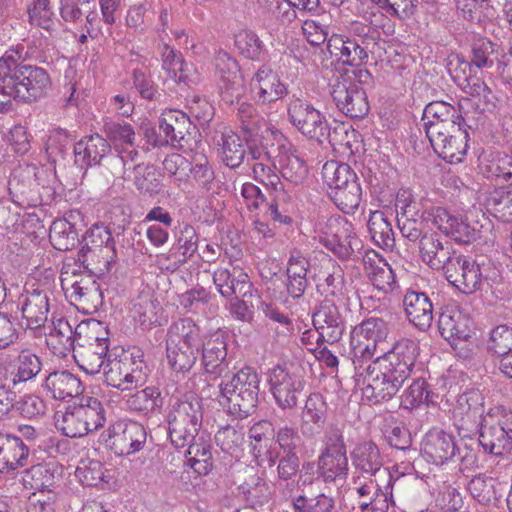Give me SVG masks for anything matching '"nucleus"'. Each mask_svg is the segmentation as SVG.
Segmentation results:
<instances>
[{
  "label": "nucleus",
  "mask_w": 512,
  "mask_h": 512,
  "mask_svg": "<svg viewBox=\"0 0 512 512\" xmlns=\"http://www.w3.org/2000/svg\"><path fill=\"white\" fill-rule=\"evenodd\" d=\"M18 51L9 50L0 58V112L12 109V99L34 103L51 87L48 72L36 65L18 62Z\"/></svg>",
  "instance_id": "3"
},
{
  "label": "nucleus",
  "mask_w": 512,
  "mask_h": 512,
  "mask_svg": "<svg viewBox=\"0 0 512 512\" xmlns=\"http://www.w3.org/2000/svg\"><path fill=\"white\" fill-rule=\"evenodd\" d=\"M252 85L258 90V101L262 104H270L284 98L288 94V88L280 77L269 66L262 65L252 78Z\"/></svg>",
  "instance_id": "33"
},
{
  "label": "nucleus",
  "mask_w": 512,
  "mask_h": 512,
  "mask_svg": "<svg viewBox=\"0 0 512 512\" xmlns=\"http://www.w3.org/2000/svg\"><path fill=\"white\" fill-rule=\"evenodd\" d=\"M389 328L386 321L378 317H370L356 325L350 336L352 361L355 368L373 358L379 342L388 336Z\"/></svg>",
  "instance_id": "11"
},
{
  "label": "nucleus",
  "mask_w": 512,
  "mask_h": 512,
  "mask_svg": "<svg viewBox=\"0 0 512 512\" xmlns=\"http://www.w3.org/2000/svg\"><path fill=\"white\" fill-rule=\"evenodd\" d=\"M74 346H105L110 347L109 331L101 321L89 319L81 321L74 329Z\"/></svg>",
  "instance_id": "41"
},
{
  "label": "nucleus",
  "mask_w": 512,
  "mask_h": 512,
  "mask_svg": "<svg viewBox=\"0 0 512 512\" xmlns=\"http://www.w3.org/2000/svg\"><path fill=\"white\" fill-rule=\"evenodd\" d=\"M327 227L330 232L320 237V243L340 260L352 259L362 248L351 222L343 218L330 219Z\"/></svg>",
  "instance_id": "17"
},
{
  "label": "nucleus",
  "mask_w": 512,
  "mask_h": 512,
  "mask_svg": "<svg viewBox=\"0 0 512 512\" xmlns=\"http://www.w3.org/2000/svg\"><path fill=\"white\" fill-rule=\"evenodd\" d=\"M487 350L498 357L512 352V327L501 324L491 329L487 340Z\"/></svg>",
  "instance_id": "64"
},
{
  "label": "nucleus",
  "mask_w": 512,
  "mask_h": 512,
  "mask_svg": "<svg viewBox=\"0 0 512 512\" xmlns=\"http://www.w3.org/2000/svg\"><path fill=\"white\" fill-rule=\"evenodd\" d=\"M294 213L295 203L283 184L272 189L271 201L267 209L270 218L279 224L292 225Z\"/></svg>",
  "instance_id": "43"
},
{
  "label": "nucleus",
  "mask_w": 512,
  "mask_h": 512,
  "mask_svg": "<svg viewBox=\"0 0 512 512\" xmlns=\"http://www.w3.org/2000/svg\"><path fill=\"white\" fill-rule=\"evenodd\" d=\"M328 406L320 393H311L301 412V428L303 435L314 436L324 427L327 420Z\"/></svg>",
  "instance_id": "34"
},
{
  "label": "nucleus",
  "mask_w": 512,
  "mask_h": 512,
  "mask_svg": "<svg viewBox=\"0 0 512 512\" xmlns=\"http://www.w3.org/2000/svg\"><path fill=\"white\" fill-rule=\"evenodd\" d=\"M30 448L13 434L0 432V474H9L28 465Z\"/></svg>",
  "instance_id": "29"
},
{
  "label": "nucleus",
  "mask_w": 512,
  "mask_h": 512,
  "mask_svg": "<svg viewBox=\"0 0 512 512\" xmlns=\"http://www.w3.org/2000/svg\"><path fill=\"white\" fill-rule=\"evenodd\" d=\"M321 174L330 191L348 188L350 183H360L355 171L346 163L326 162Z\"/></svg>",
  "instance_id": "46"
},
{
  "label": "nucleus",
  "mask_w": 512,
  "mask_h": 512,
  "mask_svg": "<svg viewBox=\"0 0 512 512\" xmlns=\"http://www.w3.org/2000/svg\"><path fill=\"white\" fill-rule=\"evenodd\" d=\"M426 213L420 210L408 208L405 212L398 213L397 224L401 235L411 242H421L424 236L430 232L426 231Z\"/></svg>",
  "instance_id": "44"
},
{
  "label": "nucleus",
  "mask_w": 512,
  "mask_h": 512,
  "mask_svg": "<svg viewBox=\"0 0 512 512\" xmlns=\"http://www.w3.org/2000/svg\"><path fill=\"white\" fill-rule=\"evenodd\" d=\"M110 447L116 455L128 456L139 452L145 445L147 432L137 421L120 420L109 428Z\"/></svg>",
  "instance_id": "19"
},
{
  "label": "nucleus",
  "mask_w": 512,
  "mask_h": 512,
  "mask_svg": "<svg viewBox=\"0 0 512 512\" xmlns=\"http://www.w3.org/2000/svg\"><path fill=\"white\" fill-rule=\"evenodd\" d=\"M499 45L486 37L475 39L471 46V62L463 61L462 64L471 69V64L477 68L493 66L492 56L497 52Z\"/></svg>",
  "instance_id": "60"
},
{
  "label": "nucleus",
  "mask_w": 512,
  "mask_h": 512,
  "mask_svg": "<svg viewBox=\"0 0 512 512\" xmlns=\"http://www.w3.org/2000/svg\"><path fill=\"white\" fill-rule=\"evenodd\" d=\"M327 50L332 57L345 65L360 67L367 63L369 54H377L376 51L361 45L357 41L340 34H332L327 42Z\"/></svg>",
  "instance_id": "27"
},
{
  "label": "nucleus",
  "mask_w": 512,
  "mask_h": 512,
  "mask_svg": "<svg viewBox=\"0 0 512 512\" xmlns=\"http://www.w3.org/2000/svg\"><path fill=\"white\" fill-rule=\"evenodd\" d=\"M104 133L110 144L114 145L116 154L121 155L119 147L128 145L133 146L136 139V133L132 125L125 121H110L104 124Z\"/></svg>",
  "instance_id": "57"
},
{
  "label": "nucleus",
  "mask_w": 512,
  "mask_h": 512,
  "mask_svg": "<svg viewBox=\"0 0 512 512\" xmlns=\"http://www.w3.org/2000/svg\"><path fill=\"white\" fill-rule=\"evenodd\" d=\"M343 35L349 37L351 40L357 41L361 45H367L368 48L376 51L378 56H381L380 50H384L381 46L380 32L376 28L363 22H352Z\"/></svg>",
  "instance_id": "59"
},
{
  "label": "nucleus",
  "mask_w": 512,
  "mask_h": 512,
  "mask_svg": "<svg viewBox=\"0 0 512 512\" xmlns=\"http://www.w3.org/2000/svg\"><path fill=\"white\" fill-rule=\"evenodd\" d=\"M272 135L277 146L281 176L295 186L303 184L308 176L306 162L297 154V150L283 133L273 131Z\"/></svg>",
  "instance_id": "21"
},
{
  "label": "nucleus",
  "mask_w": 512,
  "mask_h": 512,
  "mask_svg": "<svg viewBox=\"0 0 512 512\" xmlns=\"http://www.w3.org/2000/svg\"><path fill=\"white\" fill-rule=\"evenodd\" d=\"M238 495L245 502L246 507L256 509L267 504L271 494L266 481L254 475L238 487Z\"/></svg>",
  "instance_id": "47"
},
{
  "label": "nucleus",
  "mask_w": 512,
  "mask_h": 512,
  "mask_svg": "<svg viewBox=\"0 0 512 512\" xmlns=\"http://www.w3.org/2000/svg\"><path fill=\"white\" fill-rule=\"evenodd\" d=\"M91 432L102 428L106 422V410L96 397L84 396L75 405Z\"/></svg>",
  "instance_id": "54"
},
{
  "label": "nucleus",
  "mask_w": 512,
  "mask_h": 512,
  "mask_svg": "<svg viewBox=\"0 0 512 512\" xmlns=\"http://www.w3.org/2000/svg\"><path fill=\"white\" fill-rule=\"evenodd\" d=\"M351 459L357 470L386 481H393L389 469L383 467L380 450L373 441H364L356 445L351 452Z\"/></svg>",
  "instance_id": "28"
},
{
  "label": "nucleus",
  "mask_w": 512,
  "mask_h": 512,
  "mask_svg": "<svg viewBox=\"0 0 512 512\" xmlns=\"http://www.w3.org/2000/svg\"><path fill=\"white\" fill-rule=\"evenodd\" d=\"M159 131L167 138V145L183 152L193 150L197 144L193 133L196 134V126L192 124L190 117L180 111L170 109L159 117Z\"/></svg>",
  "instance_id": "15"
},
{
  "label": "nucleus",
  "mask_w": 512,
  "mask_h": 512,
  "mask_svg": "<svg viewBox=\"0 0 512 512\" xmlns=\"http://www.w3.org/2000/svg\"><path fill=\"white\" fill-rule=\"evenodd\" d=\"M421 451L429 462L443 465L460 453V447L452 434L443 430H430L423 439Z\"/></svg>",
  "instance_id": "26"
},
{
  "label": "nucleus",
  "mask_w": 512,
  "mask_h": 512,
  "mask_svg": "<svg viewBox=\"0 0 512 512\" xmlns=\"http://www.w3.org/2000/svg\"><path fill=\"white\" fill-rule=\"evenodd\" d=\"M500 486L496 478L478 474L470 479L467 490L478 503L498 507L502 498Z\"/></svg>",
  "instance_id": "38"
},
{
  "label": "nucleus",
  "mask_w": 512,
  "mask_h": 512,
  "mask_svg": "<svg viewBox=\"0 0 512 512\" xmlns=\"http://www.w3.org/2000/svg\"><path fill=\"white\" fill-rule=\"evenodd\" d=\"M330 95L338 110L352 119H362L370 110L367 91L353 82L347 73L334 78Z\"/></svg>",
  "instance_id": "12"
},
{
  "label": "nucleus",
  "mask_w": 512,
  "mask_h": 512,
  "mask_svg": "<svg viewBox=\"0 0 512 512\" xmlns=\"http://www.w3.org/2000/svg\"><path fill=\"white\" fill-rule=\"evenodd\" d=\"M487 205L496 218L503 222H512V186H501L491 191Z\"/></svg>",
  "instance_id": "55"
},
{
  "label": "nucleus",
  "mask_w": 512,
  "mask_h": 512,
  "mask_svg": "<svg viewBox=\"0 0 512 512\" xmlns=\"http://www.w3.org/2000/svg\"><path fill=\"white\" fill-rule=\"evenodd\" d=\"M447 132L440 134L438 139L430 140V144L442 159L450 163H459L463 160L468 149V131L465 121H460Z\"/></svg>",
  "instance_id": "24"
},
{
  "label": "nucleus",
  "mask_w": 512,
  "mask_h": 512,
  "mask_svg": "<svg viewBox=\"0 0 512 512\" xmlns=\"http://www.w3.org/2000/svg\"><path fill=\"white\" fill-rule=\"evenodd\" d=\"M273 439L279 448L277 453H301L304 446L298 429L288 424L279 426L274 431Z\"/></svg>",
  "instance_id": "61"
},
{
  "label": "nucleus",
  "mask_w": 512,
  "mask_h": 512,
  "mask_svg": "<svg viewBox=\"0 0 512 512\" xmlns=\"http://www.w3.org/2000/svg\"><path fill=\"white\" fill-rule=\"evenodd\" d=\"M435 394L429 389V385L422 377L413 380L401 395L400 406L407 410H413L422 404L435 403Z\"/></svg>",
  "instance_id": "49"
},
{
  "label": "nucleus",
  "mask_w": 512,
  "mask_h": 512,
  "mask_svg": "<svg viewBox=\"0 0 512 512\" xmlns=\"http://www.w3.org/2000/svg\"><path fill=\"white\" fill-rule=\"evenodd\" d=\"M44 387L54 399L65 400L82 393L79 378L69 371H55L45 377Z\"/></svg>",
  "instance_id": "36"
},
{
  "label": "nucleus",
  "mask_w": 512,
  "mask_h": 512,
  "mask_svg": "<svg viewBox=\"0 0 512 512\" xmlns=\"http://www.w3.org/2000/svg\"><path fill=\"white\" fill-rule=\"evenodd\" d=\"M107 470L104 464L98 460H81L76 468L75 476L84 486L98 487L108 483Z\"/></svg>",
  "instance_id": "58"
},
{
  "label": "nucleus",
  "mask_w": 512,
  "mask_h": 512,
  "mask_svg": "<svg viewBox=\"0 0 512 512\" xmlns=\"http://www.w3.org/2000/svg\"><path fill=\"white\" fill-rule=\"evenodd\" d=\"M76 162L82 166L101 165L104 159L109 160L113 174L124 172V158L119 154H113L111 144L99 134L85 136L74 145Z\"/></svg>",
  "instance_id": "13"
},
{
  "label": "nucleus",
  "mask_w": 512,
  "mask_h": 512,
  "mask_svg": "<svg viewBox=\"0 0 512 512\" xmlns=\"http://www.w3.org/2000/svg\"><path fill=\"white\" fill-rule=\"evenodd\" d=\"M50 289L41 285L26 287L17 300L26 328L39 329L44 327L50 312Z\"/></svg>",
  "instance_id": "16"
},
{
  "label": "nucleus",
  "mask_w": 512,
  "mask_h": 512,
  "mask_svg": "<svg viewBox=\"0 0 512 512\" xmlns=\"http://www.w3.org/2000/svg\"><path fill=\"white\" fill-rule=\"evenodd\" d=\"M200 348L166 344V355L170 368L176 373H187L196 364Z\"/></svg>",
  "instance_id": "51"
},
{
  "label": "nucleus",
  "mask_w": 512,
  "mask_h": 512,
  "mask_svg": "<svg viewBox=\"0 0 512 512\" xmlns=\"http://www.w3.org/2000/svg\"><path fill=\"white\" fill-rule=\"evenodd\" d=\"M415 341L402 338L365 369L363 396L372 404L391 400L412 376L418 356Z\"/></svg>",
  "instance_id": "2"
},
{
  "label": "nucleus",
  "mask_w": 512,
  "mask_h": 512,
  "mask_svg": "<svg viewBox=\"0 0 512 512\" xmlns=\"http://www.w3.org/2000/svg\"><path fill=\"white\" fill-rule=\"evenodd\" d=\"M165 420L171 445L185 449L188 465L198 475H207L213 468L212 444L210 435L201 431V399L187 394L171 399Z\"/></svg>",
  "instance_id": "1"
},
{
  "label": "nucleus",
  "mask_w": 512,
  "mask_h": 512,
  "mask_svg": "<svg viewBox=\"0 0 512 512\" xmlns=\"http://www.w3.org/2000/svg\"><path fill=\"white\" fill-rule=\"evenodd\" d=\"M334 204L346 214L354 213L362 199L360 183H350L348 188L329 191Z\"/></svg>",
  "instance_id": "63"
},
{
  "label": "nucleus",
  "mask_w": 512,
  "mask_h": 512,
  "mask_svg": "<svg viewBox=\"0 0 512 512\" xmlns=\"http://www.w3.org/2000/svg\"><path fill=\"white\" fill-rule=\"evenodd\" d=\"M264 456L268 467L277 464V476L280 480L289 481L297 475L301 464L300 453H276L267 450Z\"/></svg>",
  "instance_id": "52"
},
{
  "label": "nucleus",
  "mask_w": 512,
  "mask_h": 512,
  "mask_svg": "<svg viewBox=\"0 0 512 512\" xmlns=\"http://www.w3.org/2000/svg\"><path fill=\"white\" fill-rule=\"evenodd\" d=\"M236 116L244 136H259V132L266 124L265 119L260 115L257 108L246 101H242L237 105Z\"/></svg>",
  "instance_id": "56"
},
{
  "label": "nucleus",
  "mask_w": 512,
  "mask_h": 512,
  "mask_svg": "<svg viewBox=\"0 0 512 512\" xmlns=\"http://www.w3.org/2000/svg\"><path fill=\"white\" fill-rule=\"evenodd\" d=\"M234 43L242 56L253 61L260 59L265 47L259 36L249 29H243L236 33Z\"/></svg>",
  "instance_id": "62"
},
{
  "label": "nucleus",
  "mask_w": 512,
  "mask_h": 512,
  "mask_svg": "<svg viewBox=\"0 0 512 512\" xmlns=\"http://www.w3.org/2000/svg\"><path fill=\"white\" fill-rule=\"evenodd\" d=\"M149 374L144 352L138 347L112 349L104 370L105 382L121 391L143 386Z\"/></svg>",
  "instance_id": "6"
},
{
  "label": "nucleus",
  "mask_w": 512,
  "mask_h": 512,
  "mask_svg": "<svg viewBox=\"0 0 512 512\" xmlns=\"http://www.w3.org/2000/svg\"><path fill=\"white\" fill-rule=\"evenodd\" d=\"M49 240L55 249L68 251L78 242V233L72 223L66 219H57L50 226Z\"/></svg>",
  "instance_id": "53"
},
{
  "label": "nucleus",
  "mask_w": 512,
  "mask_h": 512,
  "mask_svg": "<svg viewBox=\"0 0 512 512\" xmlns=\"http://www.w3.org/2000/svg\"><path fill=\"white\" fill-rule=\"evenodd\" d=\"M134 173V184L140 193L155 196L162 191V175L153 164H137Z\"/></svg>",
  "instance_id": "50"
},
{
  "label": "nucleus",
  "mask_w": 512,
  "mask_h": 512,
  "mask_svg": "<svg viewBox=\"0 0 512 512\" xmlns=\"http://www.w3.org/2000/svg\"><path fill=\"white\" fill-rule=\"evenodd\" d=\"M456 250L447 239L442 238L436 232H430L419 243V255L421 260L433 270L446 272L448 263L457 256Z\"/></svg>",
  "instance_id": "25"
},
{
  "label": "nucleus",
  "mask_w": 512,
  "mask_h": 512,
  "mask_svg": "<svg viewBox=\"0 0 512 512\" xmlns=\"http://www.w3.org/2000/svg\"><path fill=\"white\" fill-rule=\"evenodd\" d=\"M218 144L221 146L222 162L231 169L240 167L246 156L245 138L242 139L236 132L228 130L221 134Z\"/></svg>",
  "instance_id": "45"
},
{
  "label": "nucleus",
  "mask_w": 512,
  "mask_h": 512,
  "mask_svg": "<svg viewBox=\"0 0 512 512\" xmlns=\"http://www.w3.org/2000/svg\"><path fill=\"white\" fill-rule=\"evenodd\" d=\"M458 110L446 101H432L428 103L423 111L422 121L427 138L430 140L440 137V134L447 132L452 126L463 121Z\"/></svg>",
  "instance_id": "23"
},
{
  "label": "nucleus",
  "mask_w": 512,
  "mask_h": 512,
  "mask_svg": "<svg viewBox=\"0 0 512 512\" xmlns=\"http://www.w3.org/2000/svg\"><path fill=\"white\" fill-rule=\"evenodd\" d=\"M219 403L229 415L243 420L254 414L258 407L260 378L253 367L245 366L224 378L218 385Z\"/></svg>",
  "instance_id": "5"
},
{
  "label": "nucleus",
  "mask_w": 512,
  "mask_h": 512,
  "mask_svg": "<svg viewBox=\"0 0 512 512\" xmlns=\"http://www.w3.org/2000/svg\"><path fill=\"white\" fill-rule=\"evenodd\" d=\"M317 332L316 344L338 342L345 331V320L339 308L331 300H323L312 315Z\"/></svg>",
  "instance_id": "20"
},
{
  "label": "nucleus",
  "mask_w": 512,
  "mask_h": 512,
  "mask_svg": "<svg viewBox=\"0 0 512 512\" xmlns=\"http://www.w3.org/2000/svg\"><path fill=\"white\" fill-rule=\"evenodd\" d=\"M213 282L218 292L225 298H245L252 295L250 277L239 267L218 268L213 273Z\"/></svg>",
  "instance_id": "30"
},
{
  "label": "nucleus",
  "mask_w": 512,
  "mask_h": 512,
  "mask_svg": "<svg viewBox=\"0 0 512 512\" xmlns=\"http://www.w3.org/2000/svg\"><path fill=\"white\" fill-rule=\"evenodd\" d=\"M82 243L78 260L84 267L100 274L109 272L117 256L110 229L103 224H95L87 230Z\"/></svg>",
  "instance_id": "7"
},
{
  "label": "nucleus",
  "mask_w": 512,
  "mask_h": 512,
  "mask_svg": "<svg viewBox=\"0 0 512 512\" xmlns=\"http://www.w3.org/2000/svg\"><path fill=\"white\" fill-rule=\"evenodd\" d=\"M479 445L485 453L503 456L512 451V411L502 409L497 418L489 414L479 424Z\"/></svg>",
  "instance_id": "10"
},
{
  "label": "nucleus",
  "mask_w": 512,
  "mask_h": 512,
  "mask_svg": "<svg viewBox=\"0 0 512 512\" xmlns=\"http://www.w3.org/2000/svg\"><path fill=\"white\" fill-rule=\"evenodd\" d=\"M47 171L34 164L17 167L8 181L9 194L15 204L26 208L42 205V190H45L44 177Z\"/></svg>",
  "instance_id": "8"
},
{
  "label": "nucleus",
  "mask_w": 512,
  "mask_h": 512,
  "mask_svg": "<svg viewBox=\"0 0 512 512\" xmlns=\"http://www.w3.org/2000/svg\"><path fill=\"white\" fill-rule=\"evenodd\" d=\"M62 285L70 284V297L79 305L84 313L90 314L98 310L102 305L103 297L99 283L92 275L68 276L67 272H62Z\"/></svg>",
  "instance_id": "22"
},
{
  "label": "nucleus",
  "mask_w": 512,
  "mask_h": 512,
  "mask_svg": "<svg viewBox=\"0 0 512 512\" xmlns=\"http://www.w3.org/2000/svg\"><path fill=\"white\" fill-rule=\"evenodd\" d=\"M287 115L289 123L301 135L320 145L327 142L333 147L341 146L349 136L344 123L334 122L332 126L326 115L305 98L292 95L287 103Z\"/></svg>",
  "instance_id": "4"
},
{
  "label": "nucleus",
  "mask_w": 512,
  "mask_h": 512,
  "mask_svg": "<svg viewBox=\"0 0 512 512\" xmlns=\"http://www.w3.org/2000/svg\"><path fill=\"white\" fill-rule=\"evenodd\" d=\"M368 230L373 242L384 250H392L395 246V237L391 222L384 212L372 211L368 220Z\"/></svg>",
  "instance_id": "48"
},
{
  "label": "nucleus",
  "mask_w": 512,
  "mask_h": 512,
  "mask_svg": "<svg viewBox=\"0 0 512 512\" xmlns=\"http://www.w3.org/2000/svg\"><path fill=\"white\" fill-rule=\"evenodd\" d=\"M73 357L81 370L86 374L95 375L99 373L108 358L111 356V350L107 344L105 346H74Z\"/></svg>",
  "instance_id": "39"
},
{
  "label": "nucleus",
  "mask_w": 512,
  "mask_h": 512,
  "mask_svg": "<svg viewBox=\"0 0 512 512\" xmlns=\"http://www.w3.org/2000/svg\"><path fill=\"white\" fill-rule=\"evenodd\" d=\"M349 465L347 453L321 452L317 459V473L325 483L346 479Z\"/></svg>",
  "instance_id": "40"
},
{
  "label": "nucleus",
  "mask_w": 512,
  "mask_h": 512,
  "mask_svg": "<svg viewBox=\"0 0 512 512\" xmlns=\"http://www.w3.org/2000/svg\"><path fill=\"white\" fill-rule=\"evenodd\" d=\"M228 334L218 330L208 335L201 343V366L212 380L227 378L231 373V358L228 357Z\"/></svg>",
  "instance_id": "14"
},
{
  "label": "nucleus",
  "mask_w": 512,
  "mask_h": 512,
  "mask_svg": "<svg viewBox=\"0 0 512 512\" xmlns=\"http://www.w3.org/2000/svg\"><path fill=\"white\" fill-rule=\"evenodd\" d=\"M202 342L200 328L191 318L174 322L167 331L166 344L200 348Z\"/></svg>",
  "instance_id": "42"
},
{
  "label": "nucleus",
  "mask_w": 512,
  "mask_h": 512,
  "mask_svg": "<svg viewBox=\"0 0 512 512\" xmlns=\"http://www.w3.org/2000/svg\"><path fill=\"white\" fill-rule=\"evenodd\" d=\"M42 359L31 349H22L11 365V382L14 386L33 380L42 370Z\"/></svg>",
  "instance_id": "37"
},
{
  "label": "nucleus",
  "mask_w": 512,
  "mask_h": 512,
  "mask_svg": "<svg viewBox=\"0 0 512 512\" xmlns=\"http://www.w3.org/2000/svg\"><path fill=\"white\" fill-rule=\"evenodd\" d=\"M405 314L409 322L420 331H427L433 321V302L420 291L408 290L403 298Z\"/></svg>",
  "instance_id": "31"
},
{
  "label": "nucleus",
  "mask_w": 512,
  "mask_h": 512,
  "mask_svg": "<svg viewBox=\"0 0 512 512\" xmlns=\"http://www.w3.org/2000/svg\"><path fill=\"white\" fill-rule=\"evenodd\" d=\"M468 322L469 320L459 309L447 306L439 314V333L451 344L456 340H467L470 337Z\"/></svg>",
  "instance_id": "35"
},
{
  "label": "nucleus",
  "mask_w": 512,
  "mask_h": 512,
  "mask_svg": "<svg viewBox=\"0 0 512 512\" xmlns=\"http://www.w3.org/2000/svg\"><path fill=\"white\" fill-rule=\"evenodd\" d=\"M125 410L143 417L160 413L164 407V397L156 386H147L125 395L123 399Z\"/></svg>",
  "instance_id": "32"
},
{
  "label": "nucleus",
  "mask_w": 512,
  "mask_h": 512,
  "mask_svg": "<svg viewBox=\"0 0 512 512\" xmlns=\"http://www.w3.org/2000/svg\"><path fill=\"white\" fill-rule=\"evenodd\" d=\"M489 269V265L458 253L450 264L448 263L444 275L446 280L461 293L472 295L482 291L485 285L491 286L490 280L495 281V278H491L487 273Z\"/></svg>",
  "instance_id": "9"
},
{
  "label": "nucleus",
  "mask_w": 512,
  "mask_h": 512,
  "mask_svg": "<svg viewBox=\"0 0 512 512\" xmlns=\"http://www.w3.org/2000/svg\"><path fill=\"white\" fill-rule=\"evenodd\" d=\"M270 391L276 404L283 410L293 409L298 403V394L304 388V380L286 366L277 365L268 372Z\"/></svg>",
  "instance_id": "18"
}]
</instances>
